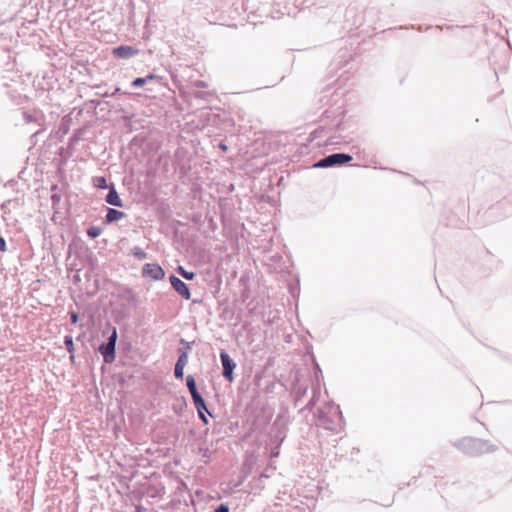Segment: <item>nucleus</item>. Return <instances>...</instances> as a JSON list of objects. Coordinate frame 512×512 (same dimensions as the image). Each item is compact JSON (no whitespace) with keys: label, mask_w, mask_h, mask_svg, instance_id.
I'll return each mask as SVG.
<instances>
[{"label":"nucleus","mask_w":512,"mask_h":512,"mask_svg":"<svg viewBox=\"0 0 512 512\" xmlns=\"http://www.w3.org/2000/svg\"><path fill=\"white\" fill-rule=\"evenodd\" d=\"M455 446L464 453L471 456H478L484 453L493 452L497 446L488 441L466 437L455 443Z\"/></svg>","instance_id":"nucleus-1"},{"label":"nucleus","mask_w":512,"mask_h":512,"mask_svg":"<svg viewBox=\"0 0 512 512\" xmlns=\"http://www.w3.org/2000/svg\"><path fill=\"white\" fill-rule=\"evenodd\" d=\"M330 416H327L324 412H320L319 414V424L323 426L325 429L331 431H337L340 428L342 421V413L338 405H330L329 406Z\"/></svg>","instance_id":"nucleus-2"},{"label":"nucleus","mask_w":512,"mask_h":512,"mask_svg":"<svg viewBox=\"0 0 512 512\" xmlns=\"http://www.w3.org/2000/svg\"><path fill=\"white\" fill-rule=\"evenodd\" d=\"M117 341V330L115 327L111 328V334L108 337L107 343H103L99 347V352L102 354L104 362L110 364L115 359V346Z\"/></svg>","instance_id":"nucleus-3"},{"label":"nucleus","mask_w":512,"mask_h":512,"mask_svg":"<svg viewBox=\"0 0 512 512\" xmlns=\"http://www.w3.org/2000/svg\"><path fill=\"white\" fill-rule=\"evenodd\" d=\"M352 160V156L346 153H333L320 159L314 166L317 168H328L343 165Z\"/></svg>","instance_id":"nucleus-4"},{"label":"nucleus","mask_w":512,"mask_h":512,"mask_svg":"<svg viewBox=\"0 0 512 512\" xmlns=\"http://www.w3.org/2000/svg\"><path fill=\"white\" fill-rule=\"evenodd\" d=\"M220 360H221V364H222V367H223V371H222L223 377L226 380L232 382L233 379H234L233 371L236 368V363L229 356V354L226 351H224V350H221V352H220Z\"/></svg>","instance_id":"nucleus-5"},{"label":"nucleus","mask_w":512,"mask_h":512,"mask_svg":"<svg viewBox=\"0 0 512 512\" xmlns=\"http://www.w3.org/2000/svg\"><path fill=\"white\" fill-rule=\"evenodd\" d=\"M194 408L197 410L198 416L203 421V423L208 424L207 415L212 417V414L208 410L203 397L197 391L195 384H194Z\"/></svg>","instance_id":"nucleus-6"},{"label":"nucleus","mask_w":512,"mask_h":512,"mask_svg":"<svg viewBox=\"0 0 512 512\" xmlns=\"http://www.w3.org/2000/svg\"><path fill=\"white\" fill-rule=\"evenodd\" d=\"M143 275L150 277L153 280H160L165 276V273L162 267L158 264L148 263L143 267Z\"/></svg>","instance_id":"nucleus-7"},{"label":"nucleus","mask_w":512,"mask_h":512,"mask_svg":"<svg viewBox=\"0 0 512 512\" xmlns=\"http://www.w3.org/2000/svg\"><path fill=\"white\" fill-rule=\"evenodd\" d=\"M170 283L172 287L175 289V291H177L181 296H183L186 299L190 298V290L181 279L174 275H171Z\"/></svg>","instance_id":"nucleus-8"},{"label":"nucleus","mask_w":512,"mask_h":512,"mask_svg":"<svg viewBox=\"0 0 512 512\" xmlns=\"http://www.w3.org/2000/svg\"><path fill=\"white\" fill-rule=\"evenodd\" d=\"M112 53L114 56H116L118 58L129 59V58L137 55L138 50L131 46L122 45V46L114 48Z\"/></svg>","instance_id":"nucleus-9"},{"label":"nucleus","mask_w":512,"mask_h":512,"mask_svg":"<svg viewBox=\"0 0 512 512\" xmlns=\"http://www.w3.org/2000/svg\"><path fill=\"white\" fill-rule=\"evenodd\" d=\"M207 87V84L203 81H199L197 83L194 82V98H202L206 102H211V100L214 98V93L212 90L208 91H199L196 90V88H204Z\"/></svg>","instance_id":"nucleus-10"},{"label":"nucleus","mask_w":512,"mask_h":512,"mask_svg":"<svg viewBox=\"0 0 512 512\" xmlns=\"http://www.w3.org/2000/svg\"><path fill=\"white\" fill-rule=\"evenodd\" d=\"M106 202L108 204L116 206V207L123 206L122 200L120 199V197L113 185L110 187L109 193L106 196Z\"/></svg>","instance_id":"nucleus-11"},{"label":"nucleus","mask_w":512,"mask_h":512,"mask_svg":"<svg viewBox=\"0 0 512 512\" xmlns=\"http://www.w3.org/2000/svg\"><path fill=\"white\" fill-rule=\"evenodd\" d=\"M124 217H125L124 212L113 209V208H109L107 211L105 220L107 223H112V222L121 220Z\"/></svg>","instance_id":"nucleus-12"},{"label":"nucleus","mask_w":512,"mask_h":512,"mask_svg":"<svg viewBox=\"0 0 512 512\" xmlns=\"http://www.w3.org/2000/svg\"><path fill=\"white\" fill-rule=\"evenodd\" d=\"M131 253L133 256H135L139 260H144L147 258V254L144 252V250L138 246L133 247L131 250Z\"/></svg>","instance_id":"nucleus-13"},{"label":"nucleus","mask_w":512,"mask_h":512,"mask_svg":"<svg viewBox=\"0 0 512 512\" xmlns=\"http://www.w3.org/2000/svg\"><path fill=\"white\" fill-rule=\"evenodd\" d=\"M64 344H65V347H66L67 351L71 354V359H73L74 358V356H73V353H74V343H73L72 337L71 336H65Z\"/></svg>","instance_id":"nucleus-14"},{"label":"nucleus","mask_w":512,"mask_h":512,"mask_svg":"<svg viewBox=\"0 0 512 512\" xmlns=\"http://www.w3.org/2000/svg\"><path fill=\"white\" fill-rule=\"evenodd\" d=\"M102 234V228L98 226H91L87 230V235L91 238H97Z\"/></svg>","instance_id":"nucleus-15"},{"label":"nucleus","mask_w":512,"mask_h":512,"mask_svg":"<svg viewBox=\"0 0 512 512\" xmlns=\"http://www.w3.org/2000/svg\"><path fill=\"white\" fill-rule=\"evenodd\" d=\"M93 183H94V186L99 188V189H106V188H108L107 181L102 176L94 178Z\"/></svg>","instance_id":"nucleus-16"},{"label":"nucleus","mask_w":512,"mask_h":512,"mask_svg":"<svg viewBox=\"0 0 512 512\" xmlns=\"http://www.w3.org/2000/svg\"><path fill=\"white\" fill-rule=\"evenodd\" d=\"M153 78H154L153 75H148L147 77H143V78H136L132 82V86H134V87H142L144 84L147 83L148 80H151Z\"/></svg>","instance_id":"nucleus-17"},{"label":"nucleus","mask_w":512,"mask_h":512,"mask_svg":"<svg viewBox=\"0 0 512 512\" xmlns=\"http://www.w3.org/2000/svg\"><path fill=\"white\" fill-rule=\"evenodd\" d=\"M187 362H188V353L182 352V354L179 356L176 364L181 365L182 367H185Z\"/></svg>","instance_id":"nucleus-18"},{"label":"nucleus","mask_w":512,"mask_h":512,"mask_svg":"<svg viewBox=\"0 0 512 512\" xmlns=\"http://www.w3.org/2000/svg\"><path fill=\"white\" fill-rule=\"evenodd\" d=\"M179 273L187 280H192V271H186L183 267H178Z\"/></svg>","instance_id":"nucleus-19"},{"label":"nucleus","mask_w":512,"mask_h":512,"mask_svg":"<svg viewBox=\"0 0 512 512\" xmlns=\"http://www.w3.org/2000/svg\"><path fill=\"white\" fill-rule=\"evenodd\" d=\"M183 370H184V367H182L181 365L176 364L175 365V369H174L175 377L182 378L183 377Z\"/></svg>","instance_id":"nucleus-20"},{"label":"nucleus","mask_w":512,"mask_h":512,"mask_svg":"<svg viewBox=\"0 0 512 512\" xmlns=\"http://www.w3.org/2000/svg\"><path fill=\"white\" fill-rule=\"evenodd\" d=\"M186 385H187V388H188L189 392L192 394V386H193L192 375H188L186 377Z\"/></svg>","instance_id":"nucleus-21"},{"label":"nucleus","mask_w":512,"mask_h":512,"mask_svg":"<svg viewBox=\"0 0 512 512\" xmlns=\"http://www.w3.org/2000/svg\"><path fill=\"white\" fill-rule=\"evenodd\" d=\"M214 512H229V507L226 504H220Z\"/></svg>","instance_id":"nucleus-22"},{"label":"nucleus","mask_w":512,"mask_h":512,"mask_svg":"<svg viewBox=\"0 0 512 512\" xmlns=\"http://www.w3.org/2000/svg\"><path fill=\"white\" fill-rule=\"evenodd\" d=\"M70 316L72 324H76L78 321V314L76 312H71Z\"/></svg>","instance_id":"nucleus-23"},{"label":"nucleus","mask_w":512,"mask_h":512,"mask_svg":"<svg viewBox=\"0 0 512 512\" xmlns=\"http://www.w3.org/2000/svg\"><path fill=\"white\" fill-rule=\"evenodd\" d=\"M0 250L5 251L6 250V242L5 240L0 236Z\"/></svg>","instance_id":"nucleus-24"},{"label":"nucleus","mask_w":512,"mask_h":512,"mask_svg":"<svg viewBox=\"0 0 512 512\" xmlns=\"http://www.w3.org/2000/svg\"><path fill=\"white\" fill-rule=\"evenodd\" d=\"M315 405V395L313 396V398L310 400L308 406L310 407H313Z\"/></svg>","instance_id":"nucleus-25"},{"label":"nucleus","mask_w":512,"mask_h":512,"mask_svg":"<svg viewBox=\"0 0 512 512\" xmlns=\"http://www.w3.org/2000/svg\"><path fill=\"white\" fill-rule=\"evenodd\" d=\"M24 117H25V119H26V121H27V122L32 121V117H31L29 114L25 113V114H24Z\"/></svg>","instance_id":"nucleus-26"},{"label":"nucleus","mask_w":512,"mask_h":512,"mask_svg":"<svg viewBox=\"0 0 512 512\" xmlns=\"http://www.w3.org/2000/svg\"><path fill=\"white\" fill-rule=\"evenodd\" d=\"M219 147H220L223 151H225V150L227 149V146H226L225 144H223V143H220V144H219Z\"/></svg>","instance_id":"nucleus-27"},{"label":"nucleus","mask_w":512,"mask_h":512,"mask_svg":"<svg viewBox=\"0 0 512 512\" xmlns=\"http://www.w3.org/2000/svg\"><path fill=\"white\" fill-rule=\"evenodd\" d=\"M277 455H278V452H273L271 456L276 457Z\"/></svg>","instance_id":"nucleus-28"}]
</instances>
